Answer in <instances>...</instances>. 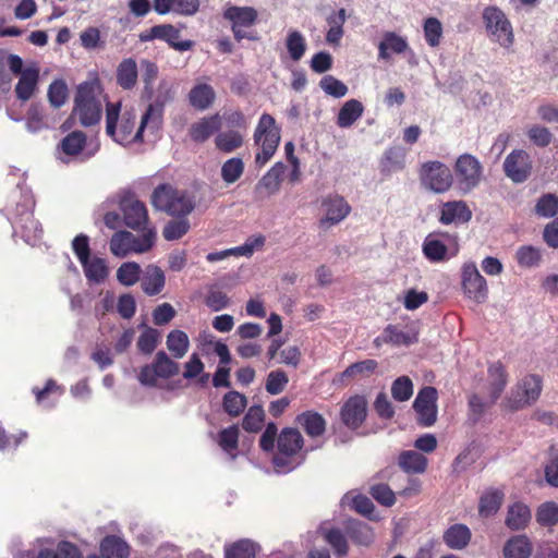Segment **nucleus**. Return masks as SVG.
<instances>
[{
  "label": "nucleus",
  "instance_id": "0e129e2a",
  "mask_svg": "<svg viewBox=\"0 0 558 558\" xmlns=\"http://www.w3.org/2000/svg\"><path fill=\"white\" fill-rule=\"evenodd\" d=\"M392 398L403 402L409 400L413 395V384L408 376L397 378L391 386Z\"/></svg>",
  "mask_w": 558,
  "mask_h": 558
},
{
  "label": "nucleus",
  "instance_id": "f3484780",
  "mask_svg": "<svg viewBox=\"0 0 558 558\" xmlns=\"http://www.w3.org/2000/svg\"><path fill=\"white\" fill-rule=\"evenodd\" d=\"M367 415V401L365 397L355 395L350 397L340 411L341 421L352 429L360 427Z\"/></svg>",
  "mask_w": 558,
  "mask_h": 558
},
{
  "label": "nucleus",
  "instance_id": "603ef678",
  "mask_svg": "<svg viewBox=\"0 0 558 558\" xmlns=\"http://www.w3.org/2000/svg\"><path fill=\"white\" fill-rule=\"evenodd\" d=\"M349 533L354 542L363 546L371 545L375 538L373 529L364 522L352 521L349 525Z\"/></svg>",
  "mask_w": 558,
  "mask_h": 558
},
{
  "label": "nucleus",
  "instance_id": "b1692460",
  "mask_svg": "<svg viewBox=\"0 0 558 558\" xmlns=\"http://www.w3.org/2000/svg\"><path fill=\"white\" fill-rule=\"evenodd\" d=\"M158 38L166 40L171 47L178 51H186L192 47L190 40H179L180 32L172 25H157L150 28V33L142 39Z\"/></svg>",
  "mask_w": 558,
  "mask_h": 558
},
{
  "label": "nucleus",
  "instance_id": "f8f14e48",
  "mask_svg": "<svg viewBox=\"0 0 558 558\" xmlns=\"http://www.w3.org/2000/svg\"><path fill=\"white\" fill-rule=\"evenodd\" d=\"M119 207L123 214L124 223L133 230L147 229L148 213L144 203L132 193H124L119 201Z\"/></svg>",
  "mask_w": 558,
  "mask_h": 558
},
{
  "label": "nucleus",
  "instance_id": "2eb2a0df",
  "mask_svg": "<svg viewBox=\"0 0 558 558\" xmlns=\"http://www.w3.org/2000/svg\"><path fill=\"white\" fill-rule=\"evenodd\" d=\"M437 390L434 387L421 389L414 400L413 408L418 416V423L423 426H432L437 418Z\"/></svg>",
  "mask_w": 558,
  "mask_h": 558
},
{
  "label": "nucleus",
  "instance_id": "2f4dec72",
  "mask_svg": "<svg viewBox=\"0 0 558 558\" xmlns=\"http://www.w3.org/2000/svg\"><path fill=\"white\" fill-rule=\"evenodd\" d=\"M533 546L525 535H517L508 539L504 546L505 558H530Z\"/></svg>",
  "mask_w": 558,
  "mask_h": 558
},
{
  "label": "nucleus",
  "instance_id": "13d9d810",
  "mask_svg": "<svg viewBox=\"0 0 558 558\" xmlns=\"http://www.w3.org/2000/svg\"><path fill=\"white\" fill-rule=\"evenodd\" d=\"M258 546L248 539H242L226 550V558H255Z\"/></svg>",
  "mask_w": 558,
  "mask_h": 558
},
{
  "label": "nucleus",
  "instance_id": "a19ab883",
  "mask_svg": "<svg viewBox=\"0 0 558 558\" xmlns=\"http://www.w3.org/2000/svg\"><path fill=\"white\" fill-rule=\"evenodd\" d=\"M243 135L235 130L220 132L215 137L216 148L225 154L233 153L243 145Z\"/></svg>",
  "mask_w": 558,
  "mask_h": 558
},
{
  "label": "nucleus",
  "instance_id": "39448f33",
  "mask_svg": "<svg viewBox=\"0 0 558 558\" xmlns=\"http://www.w3.org/2000/svg\"><path fill=\"white\" fill-rule=\"evenodd\" d=\"M254 146L257 148L254 163L263 168L275 155L281 136L276 120L268 113L262 114L253 135Z\"/></svg>",
  "mask_w": 558,
  "mask_h": 558
},
{
  "label": "nucleus",
  "instance_id": "37998d69",
  "mask_svg": "<svg viewBox=\"0 0 558 558\" xmlns=\"http://www.w3.org/2000/svg\"><path fill=\"white\" fill-rule=\"evenodd\" d=\"M531 520V511L524 504L517 502L512 505L507 514L506 524L511 530H521L526 526Z\"/></svg>",
  "mask_w": 558,
  "mask_h": 558
},
{
  "label": "nucleus",
  "instance_id": "4468645a",
  "mask_svg": "<svg viewBox=\"0 0 558 558\" xmlns=\"http://www.w3.org/2000/svg\"><path fill=\"white\" fill-rule=\"evenodd\" d=\"M532 158L524 149L512 150L504 160V172L513 183L525 182L532 173Z\"/></svg>",
  "mask_w": 558,
  "mask_h": 558
},
{
  "label": "nucleus",
  "instance_id": "cd10ccee",
  "mask_svg": "<svg viewBox=\"0 0 558 558\" xmlns=\"http://www.w3.org/2000/svg\"><path fill=\"white\" fill-rule=\"evenodd\" d=\"M38 80L39 69L37 66L24 69L15 86L16 97L22 101L31 99L37 88Z\"/></svg>",
  "mask_w": 558,
  "mask_h": 558
},
{
  "label": "nucleus",
  "instance_id": "ddd939ff",
  "mask_svg": "<svg viewBox=\"0 0 558 558\" xmlns=\"http://www.w3.org/2000/svg\"><path fill=\"white\" fill-rule=\"evenodd\" d=\"M462 289L465 296L476 303L485 302L488 296L487 282L472 262L462 267Z\"/></svg>",
  "mask_w": 558,
  "mask_h": 558
},
{
  "label": "nucleus",
  "instance_id": "4be33fe9",
  "mask_svg": "<svg viewBox=\"0 0 558 558\" xmlns=\"http://www.w3.org/2000/svg\"><path fill=\"white\" fill-rule=\"evenodd\" d=\"M472 218V211L463 201L445 203L440 208V222L444 225L465 223Z\"/></svg>",
  "mask_w": 558,
  "mask_h": 558
},
{
  "label": "nucleus",
  "instance_id": "5701e85b",
  "mask_svg": "<svg viewBox=\"0 0 558 558\" xmlns=\"http://www.w3.org/2000/svg\"><path fill=\"white\" fill-rule=\"evenodd\" d=\"M221 119V116L216 113L194 122L190 128L191 138L196 143L206 142L214 133L220 130Z\"/></svg>",
  "mask_w": 558,
  "mask_h": 558
},
{
  "label": "nucleus",
  "instance_id": "7c9ffc66",
  "mask_svg": "<svg viewBox=\"0 0 558 558\" xmlns=\"http://www.w3.org/2000/svg\"><path fill=\"white\" fill-rule=\"evenodd\" d=\"M84 275L90 283L100 284L106 281L109 276L107 262L100 257L87 258L81 263Z\"/></svg>",
  "mask_w": 558,
  "mask_h": 558
},
{
  "label": "nucleus",
  "instance_id": "9b49d317",
  "mask_svg": "<svg viewBox=\"0 0 558 558\" xmlns=\"http://www.w3.org/2000/svg\"><path fill=\"white\" fill-rule=\"evenodd\" d=\"M179 364L172 361L163 351L156 353L150 365L142 367L138 380L145 386H156L157 378H170L179 373Z\"/></svg>",
  "mask_w": 558,
  "mask_h": 558
},
{
  "label": "nucleus",
  "instance_id": "c03bdc74",
  "mask_svg": "<svg viewBox=\"0 0 558 558\" xmlns=\"http://www.w3.org/2000/svg\"><path fill=\"white\" fill-rule=\"evenodd\" d=\"M399 465L407 473H422L426 469L427 460L422 453L409 450L400 454Z\"/></svg>",
  "mask_w": 558,
  "mask_h": 558
},
{
  "label": "nucleus",
  "instance_id": "5fc2aeb1",
  "mask_svg": "<svg viewBox=\"0 0 558 558\" xmlns=\"http://www.w3.org/2000/svg\"><path fill=\"white\" fill-rule=\"evenodd\" d=\"M174 98L173 86L170 82L162 80L159 83L157 88L156 99L153 104H149L147 107H155L159 110L160 113V126L162 125V117H163V107L167 102L171 101Z\"/></svg>",
  "mask_w": 558,
  "mask_h": 558
},
{
  "label": "nucleus",
  "instance_id": "a878e982",
  "mask_svg": "<svg viewBox=\"0 0 558 558\" xmlns=\"http://www.w3.org/2000/svg\"><path fill=\"white\" fill-rule=\"evenodd\" d=\"M417 341V335L413 330L404 331L396 326L389 325L383 333L378 336L374 343L379 347L381 343H391L393 345H410Z\"/></svg>",
  "mask_w": 558,
  "mask_h": 558
},
{
  "label": "nucleus",
  "instance_id": "774afa93",
  "mask_svg": "<svg viewBox=\"0 0 558 558\" xmlns=\"http://www.w3.org/2000/svg\"><path fill=\"white\" fill-rule=\"evenodd\" d=\"M535 211L541 217H554L558 213V197L551 193L543 195L535 206Z\"/></svg>",
  "mask_w": 558,
  "mask_h": 558
},
{
  "label": "nucleus",
  "instance_id": "393cba45",
  "mask_svg": "<svg viewBox=\"0 0 558 558\" xmlns=\"http://www.w3.org/2000/svg\"><path fill=\"white\" fill-rule=\"evenodd\" d=\"M20 558H82V554L76 545L68 541H61L54 549L41 548L36 555L27 551L22 554Z\"/></svg>",
  "mask_w": 558,
  "mask_h": 558
},
{
  "label": "nucleus",
  "instance_id": "20e7f679",
  "mask_svg": "<svg viewBox=\"0 0 558 558\" xmlns=\"http://www.w3.org/2000/svg\"><path fill=\"white\" fill-rule=\"evenodd\" d=\"M104 101L105 98L97 84L83 83L77 87L72 114L83 126L97 124L101 119Z\"/></svg>",
  "mask_w": 558,
  "mask_h": 558
},
{
  "label": "nucleus",
  "instance_id": "f257e3e1",
  "mask_svg": "<svg viewBox=\"0 0 558 558\" xmlns=\"http://www.w3.org/2000/svg\"><path fill=\"white\" fill-rule=\"evenodd\" d=\"M160 129V113L155 107H147L136 123V114L132 110H125L120 114V104L106 106V133L114 142L129 145L143 142L148 136H154Z\"/></svg>",
  "mask_w": 558,
  "mask_h": 558
},
{
  "label": "nucleus",
  "instance_id": "6ab92c4d",
  "mask_svg": "<svg viewBox=\"0 0 558 558\" xmlns=\"http://www.w3.org/2000/svg\"><path fill=\"white\" fill-rule=\"evenodd\" d=\"M287 167L281 161L276 162L257 182L255 192L260 197H268L280 190L282 177Z\"/></svg>",
  "mask_w": 558,
  "mask_h": 558
},
{
  "label": "nucleus",
  "instance_id": "4d7b16f0",
  "mask_svg": "<svg viewBox=\"0 0 558 558\" xmlns=\"http://www.w3.org/2000/svg\"><path fill=\"white\" fill-rule=\"evenodd\" d=\"M47 128L43 106L33 104L26 114V129L31 133H37Z\"/></svg>",
  "mask_w": 558,
  "mask_h": 558
},
{
  "label": "nucleus",
  "instance_id": "72a5a7b5",
  "mask_svg": "<svg viewBox=\"0 0 558 558\" xmlns=\"http://www.w3.org/2000/svg\"><path fill=\"white\" fill-rule=\"evenodd\" d=\"M364 107L362 102L356 99H350L340 108L337 124L343 129L350 128L362 117Z\"/></svg>",
  "mask_w": 558,
  "mask_h": 558
},
{
  "label": "nucleus",
  "instance_id": "aec40b11",
  "mask_svg": "<svg viewBox=\"0 0 558 558\" xmlns=\"http://www.w3.org/2000/svg\"><path fill=\"white\" fill-rule=\"evenodd\" d=\"M85 144L86 135L83 132H71L59 144V159L69 163L83 151Z\"/></svg>",
  "mask_w": 558,
  "mask_h": 558
},
{
  "label": "nucleus",
  "instance_id": "c9c22d12",
  "mask_svg": "<svg viewBox=\"0 0 558 558\" xmlns=\"http://www.w3.org/2000/svg\"><path fill=\"white\" fill-rule=\"evenodd\" d=\"M488 383V396L490 397V403H495L507 384L506 373L499 363H494L489 366Z\"/></svg>",
  "mask_w": 558,
  "mask_h": 558
},
{
  "label": "nucleus",
  "instance_id": "09e8293b",
  "mask_svg": "<svg viewBox=\"0 0 558 558\" xmlns=\"http://www.w3.org/2000/svg\"><path fill=\"white\" fill-rule=\"evenodd\" d=\"M142 269L135 262H126L117 270L118 281L125 287L134 286L141 279Z\"/></svg>",
  "mask_w": 558,
  "mask_h": 558
},
{
  "label": "nucleus",
  "instance_id": "c756f323",
  "mask_svg": "<svg viewBox=\"0 0 558 558\" xmlns=\"http://www.w3.org/2000/svg\"><path fill=\"white\" fill-rule=\"evenodd\" d=\"M216 99V92L209 84L198 83L189 93L190 105L196 110L208 109Z\"/></svg>",
  "mask_w": 558,
  "mask_h": 558
},
{
  "label": "nucleus",
  "instance_id": "f704fd0d",
  "mask_svg": "<svg viewBox=\"0 0 558 558\" xmlns=\"http://www.w3.org/2000/svg\"><path fill=\"white\" fill-rule=\"evenodd\" d=\"M442 238L435 234H429L425 238L423 253L428 260L438 263L447 258L448 248Z\"/></svg>",
  "mask_w": 558,
  "mask_h": 558
},
{
  "label": "nucleus",
  "instance_id": "bb28decb",
  "mask_svg": "<svg viewBox=\"0 0 558 558\" xmlns=\"http://www.w3.org/2000/svg\"><path fill=\"white\" fill-rule=\"evenodd\" d=\"M166 277L162 269L156 265H148L141 278V287L145 294L153 296L159 294L165 288Z\"/></svg>",
  "mask_w": 558,
  "mask_h": 558
},
{
  "label": "nucleus",
  "instance_id": "864d4df0",
  "mask_svg": "<svg viewBox=\"0 0 558 558\" xmlns=\"http://www.w3.org/2000/svg\"><path fill=\"white\" fill-rule=\"evenodd\" d=\"M517 262L521 267H537L542 260L541 250L532 245L521 246L515 253Z\"/></svg>",
  "mask_w": 558,
  "mask_h": 558
},
{
  "label": "nucleus",
  "instance_id": "423d86ee",
  "mask_svg": "<svg viewBox=\"0 0 558 558\" xmlns=\"http://www.w3.org/2000/svg\"><path fill=\"white\" fill-rule=\"evenodd\" d=\"M157 232L155 228H147L141 235L130 231L116 232L109 242L110 252L119 258L131 254H143L148 252L156 242Z\"/></svg>",
  "mask_w": 558,
  "mask_h": 558
},
{
  "label": "nucleus",
  "instance_id": "680f3d73",
  "mask_svg": "<svg viewBox=\"0 0 558 558\" xmlns=\"http://www.w3.org/2000/svg\"><path fill=\"white\" fill-rule=\"evenodd\" d=\"M423 29L426 43L430 47H437L442 37V25L440 21L436 17H428L424 22Z\"/></svg>",
  "mask_w": 558,
  "mask_h": 558
},
{
  "label": "nucleus",
  "instance_id": "473e14b6",
  "mask_svg": "<svg viewBox=\"0 0 558 558\" xmlns=\"http://www.w3.org/2000/svg\"><path fill=\"white\" fill-rule=\"evenodd\" d=\"M296 422L312 438L322 436L326 430V421L314 411H306L298 415Z\"/></svg>",
  "mask_w": 558,
  "mask_h": 558
},
{
  "label": "nucleus",
  "instance_id": "6e6552de",
  "mask_svg": "<svg viewBox=\"0 0 558 558\" xmlns=\"http://www.w3.org/2000/svg\"><path fill=\"white\" fill-rule=\"evenodd\" d=\"M418 174L422 186L436 194L449 191L453 182L449 167L438 160L424 162Z\"/></svg>",
  "mask_w": 558,
  "mask_h": 558
},
{
  "label": "nucleus",
  "instance_id": "338daca9",
  "mask_svg": "<svg viewBox=\"0 0 558 558\" xmlns=\"http://www.w3.org/2000/svg\"><path fill=\"white\" fill-rule=\"evenodd\" d=\"M239 429L236 426H230L219 433L218 444L233 459L235 456L232 453L238 448Z\"/></svg>",
  "mask_w": 558,
  "mask_h": 558
},
{
  "label": "nucleus",
  "instance_id": "3c124183",
  "mask_svg": "<svg viewBox=\"0 0 558 558\" xmlns=\"http://www.w3.org/2000/svg\"><path fill=\"white\" fill-rule=\"evenodd\" d=\"M536 521L542 526L551 527L558 523V502L546 501L538 506Z\"/></svg>",
  "mask_w": 558,
  "mask_h": 558
},
{
  "label": "nucleus",
  "instance_id": "412c9836",
  "mask_svg": "<svg viewBox=\"0 0 558 558\" xmlns=\"http://www.w3.org/2000/svg\"><path fill=\"white\" fill-rule=\"evenodd\" d=\"M154 10L161 15L175 13L180 15H193L198 11V0H154Z\"/></svg>",
  "mask_w": 558,
  "mask_h": 558
},
{
  "label": "nucleus",
  "instance_id": "f03ea898",
  "mask_svg": "<svg viewBox=\"0 0 558 558\" xmlns=\"http://www.w3.org/2000/svg\"><path fill=\"white\" fill-rule=\"evenodd\" d=\"M304 439L302 434L292 427L283 428L277 439V451L272 457V464L277 473H289L300 466L305 454L316 447L303 450Z\"/></svg>",
  "mask_w": 558,
  "mask_h": 558
},
{
  "label": "nucleus",
  "instance_id": "dca6fc26",
  "mask_svg": "<svg viewBox=\"0 0 558 558\" xmlns=\"http://www.w3.org/2000/svg\"><path fill=\"white\" fill-rule=\"evenodd\" d=\"M223 16L232 23V32L238 40L250 38L245 27L254 25L257 19V11L252 7H229L226 9Z\"/></svg>",
  "mask_w": 558,
  "mask_h": 558
},
{
  "label": "nucleus",
  "instance_id": "0eeeda50",
  "mask_svg": "<svg viewBox=\"0 0 558 558\" xmlns=\"http://www.w3.org/2000/svg\"><path fill=\"white\" fill-rule=\"evenodd\" d=\"M482 20L487 38L505 49L511 48L514 33L511 22L506 13L496 5L486 7L482 12Z\"/></svg>",
  "mask_w": 558,
  "mask_h": 558
},
{
  "label": "nucleus",
  "instance_id": "de8ad7c7",
  "mask_svg": "<svg viewBox=\"0 0 558 558\" xmlns=\"http://www.w3.org/2000/svg\"><path fill=\"white\" fill-rule=\"evenodd\" d=\"M286 47L293 61L301 60L306 51V41L302 33L295 29L290 31L286 39Z\"/></svg>",
  "mask_w": 558,
  "mask_h": 558
},
{
  "label": "nucleus",
  "instance_id": "bf43d9fd",
  "mask_svg": "<svg viewBox=\"0 0 558 558\" xmlns=\"http://www.w3.org/2000/svg\"><path fill=\"white\" fill-rule=\"evenodd\" d=\"M247 400L238 391H230L223 397V409L231 416H239L245 409Z\"/></svg>",
  "mask_w": 558,
  "mask_h": 558
},
{
  "label": "nucleus",
  "instance_id": "9d476101",
  "mask_svg": "<svg viewBox=\"0 0 558 558\" xmlns=\"http://www.w3.org/2000/svg\"><path fill=\"white\" fill-rule=\"evenodd\" d=\"M542 391V380L536 375L523 377L505 400V407L519 410L535 402Z\"/></svg>",
  "mask_w": 558,
  "mask_h": 558
},
{
  "label": "nucleus",
  "instance_id": "58836bf2",
  "mask_svg": "<svg viewBox=\"0 0 558 558\" xmlns=\"http://www.w3.org/2000/svg\"><path fill=\"white\" fill-rule=\"evenodd\" d=\"M471 539V531L466 525L454 524L444 534V542L451 549L464 548Z\"/></svg>",
  "mask_w": 558,
  "mask_h": 558
},
{
  "label": "nucleus",
  "instance_id": "c85d7f7f",
  "mask_svg": "<svg viewBox=\"0 0 558 558\" xmlns=\"http://www.w3.org/2000/svg\"><path fill=\"white\" fill-rule=\"evenodd\" d=\"M409 49L407 39L395 32L384 34L383 40L378 45V58L389 60L391 53H403Z\"/></svg>",
  "mask_w": 558,
  "mask_h": 558
},
{
  "label": "nucleus",
  "instance_id": "a211bd4d",
  "mask_svg": "<svg viewBox=\"0 0 558 558\" xmlns=\"http://www.w3.org/2000/svg\"><path fill=\"white\" fill-rule=\"evenodd\" d=\"M325 216L320 219V226L328 228L340 223L348 217L351 207L340 195H329L323 201Z\"/></svg>",
  "mask_w": 558,
  "mask_h": 558
},
{
  "label": "nucleus",
  "instance_id": "1a4fd4ad",
  "mask_svg": "<svg viewBox=\"0 0 558 558\" xmlns=\"http://www.w3.org/2000/svg\"><path fill=\"white\" fill-rule=\"evenodd\" d=\"M457 184L463 193L475 190L484 178L482 162L471 154H462L454 163Z\"/></svg>",
  "mask_w": 558,
  "mask_h": 558
},
{
  "label": "nucleus",
  "instance_id": "79ce46f5",
  "mask_svg": "<svg viewBox=\"0 0 558 558\" xmlns=\"http://www.w3.org/2000/svg\"><path fill=\"white\" fill-rule=\"evenodd\" d=\"M167 349L174 359H182L189 351L190 339L182 330H172L167 336Z\"/></svg>",
  "mask_w": 558,
  "mask_h": 558
},
{
  "label": "nucleus",
  "instance_id": "e433bc0d",
  "mask_svg": "<svg viewBox=\"0 0 558 558\" xmlns=\"http://www.w3.org/2000/svg\"><path fill=\"white\" fill-rule=\"evenodd\" d=\"M129 551L128 544L114 535L106 536L100 543L101 558H128Z\"/></svg>",
  "mask_w": 558,
  "mask_h": 558
},
{
  "label": "nucleus",
  "instance_id": "ea45409f",
  "mask_svg": "<svg viewBox=\"0 0 558 558\" xmlns=\"http://www.w3.org/2000/svg\"><path fill=\"white\" fill-rule=\"evenodd\" d=\"M22 229V236L25 242L31 245H36L43 235V228L39 222L34 218L32 213H26L19 221Z\"/></svg>",
  "mask_w": 558,
  "mask_h": 558
},
{
  "label": "nucleus",
  "instance_id": "6e6d98bb",
  "mask_svg": "<svg viewBox=\"0 0 558 558\" xmlns=\"http://www.w3.org/2000/svg\"><path fill=\"white\" fill-rule=\"evenodd\" d=\"M191 225L189 219L180 217L179 219L170 220L163 228L162 235L168 241H174L182 238L190 230Z\"/></svg>",
  "mask_w": 558,
  "mask_h": 558
},
{
  "label": "nucleus",
  "instance_id": "7ed1b4c3",
  "mask_svg": "<svg viewBox=\"0 0 558 558\" xmlns=\"http://www.w3.org/2000/svg\"><path fill=\"white\" fill-rule=\"evenodd\" d=\"M151 204L170 216L186 217L196 206L194 193L161 184L154 190Z\"/></svg>",
  "mask_w": 558,
  "mask_h": 558
},
{
  "label": "nucleus",
  "instance_id": "49530a36",
  "mask_svg": "<svg viewBox=\"0 0 558 558\" xmlns=\"http://www.w3.org/2000/svg\"><path fill=\"white\" fill-rule=\"evenodd\" d=\"M378 363L375 360H364L347 367L341 374V379L366 378L377 368Z\"/></svg>",
  "mask_w": 558,
  "mask_h": 558
},
{
  "label": "nucleus",
  "instance_id": "052dcab7",
  "mask_svg": "<svg viewBox=\"0 0 558 558\" xmlns=\"http://www.w3.org/2000/svg\"><path fill=\"white\" fill-rule=\"evenodd\" d=\"M160 339V332L151 327H144L137 340V348L145 354H150L157 347Z\"/></svg>",
  "mask_w": 558,
  "mask_h": 558
},
{
  "label": "nucleus",
  "instance_id": "8fccbe9b",
  "mask_svg": "<svg viewBox=\"0 0 558 558\" xmlns=\"http://www.w3.org/2000/svg\"><path fill=\"white\" fill-rule=\"evenodd\" d=\"M244 172V162L240 157H232L226 160L221 166V178L225 183L232 184L236 182Z\"/></svg>",
  "mask_w": 558,
  "mask_h": 558
},
{
  "label": "nucleus",
  "instance_id": "69168bd1",
  "mask_svg": "<svg viewBox=\"0 0 558 558\" xmlns=\"http://www.w3.org/2000/svg\"><path fill=\"white\" fill-rule=\"evenodd\" d=\"M68 99V86L61 80L53 81L48 88V100L54 108L62 107Z\"/></svg>",
  "mask_w": 558,
  "mask_h": 558
},
{
  "label": "nucleus",
  "instance_id": "a18cd8bd",
  "mask_svg": "<svg viewBox=\"0 0 558 558\" xmlns=\"http://www.w3.org/2000/svg\"><path fill=\"white\" fill-rule=\"evenodd\" d=\"M504 494L498 489H492L483 494L480 500L478 511L482 517L494 515L500 508Z\"/></svg>",
  "mask_w": 558,
  "mask_h": 558
},
{
  "label": "nucleus",
  "instance_id": "4c0bfd02",
  "mask_svg": "<svg viewBox=\"0 0 558 558\" xmlns=\"http://www.w3.org/2000/svg\"><path fill=\"white\" fill-rule=\"evenodd\" d=\"M138 76V68L134 59L128 58L120 62L117 69V82L124 89L135 86Z\"/></svg>",
  "mask_w": 558,
  "mask_h": 558
},
{
  "label": "nucleus",
  "instance_id": "e2e57ef3",
  "mask_svg": "<svg viewBox=\"0 0 558 558\" xmlns=\"http://www.w3.org/2000/svg\"><path fill=\"white\" fill-rule=\"evenodd\" d=\"M320 88L335 98L344 97L348 94L347 85L332 75L324 76L319 82Z\"/></svg>",
  "mask_w": 558,
  "mask_h": 558
}]
</instances>
